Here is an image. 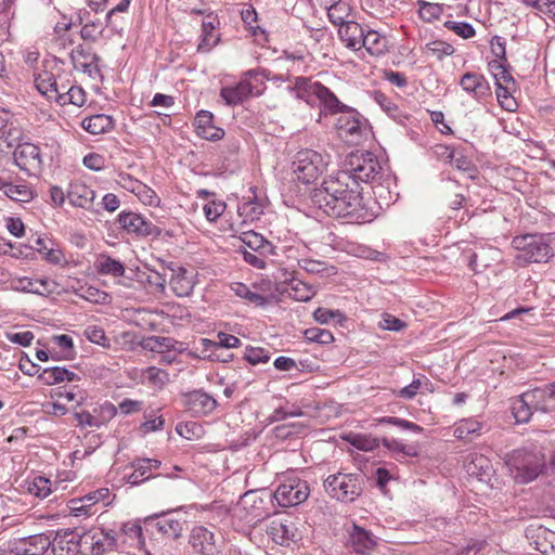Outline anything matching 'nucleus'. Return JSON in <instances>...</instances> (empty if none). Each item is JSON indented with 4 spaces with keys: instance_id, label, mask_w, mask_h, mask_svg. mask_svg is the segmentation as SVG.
Masks as SVG:
<instances>
[{
    "instance_id": "f257e3e1",
    "label": "nucleus",
    "mask_w": 555,
    "mask_h": 555,
    "mask_svg": "<svg viewBox=\"0 0 555 555\" xmlns=\"http://www.w3.org/2000/svg\"><path fill=\"white\" fill-rule=\"evenodd\" d=\"M312 202L327 216L334 218L363 219L362 196L359 185L346 173H337L323 180L312 194Z\"/></svg>"
},
{
    "instance_id": "f03ea898",
    "label": "nucleus",
    "mask_w": 555,
    "mask_h": 555,
    "mask_svg": "<svg viewBox=\"0 0 555 555\" xmlns=\"http://www.w3.org/2000/svg\"><path fill=\"white\" fill-rule=\"evenodd\" d=\"M338 173L350 176L359 186L360 182L371 183L374 195L383 196V168L374 154L370 152L351 153L344 169Z\"/></svg>"
},
{
    "instance_id": "7ed1b4c3",
    "label": "nucleus",
    "mask_w": 555,
    "mask_h": 555,
    "mask_svg": "<svg viewBox=\"0 0 555 555\" xmlns=\"http://www.w3.org/2000/svg\"><path fill=\"white\" fill-rule=\"evenodd\" d=\"M512 247L516 250L515 262L519 267L528 263H546L554 257V249L543 235L526 234L515 236Z\"/></svg>"
},
{
    "instance_id": "20e7f679",
    "label": "nucleus",
    "mask_w": 555,
    "mask_h": 555,
    "mask_svg": "<svg viewBox=\"0 0 555 555\" xmlns=\"http://www.w3.org/2000/svg\"><path fill=\"white\" fill-rule=\"evenodd\" d=\"M291 89L295 92L297 99L307 103H310L311 98L315 96L328 114H338L348 107L327 87L307 77H296Z\"/></svg>"
},
{
    "instance_id": "39448f33",
    "label": "nucleus",
    "mask_w": 555,
    "mask_h": 555,
    "mask_svg": "<svg viewBox=\"0 0 555 555\" xmlns=\"http://www.w3.org/2000/svg\"><path fill=\"white\" fill-rule=\"evenodd\" d=\"M555 398V383L550 384L546 388H537L532 391L524 393L520 398L513 403V414L517 423H527L531 415L532 410L548 412L553 404L551 400Z\"/></svg>"
},
{
    "instance_id": "423d86ee",
    "label": "nucleus",
    "mask_w": 555,
    "mask_h": 555,
    "mask_svg": "<svg viewBox=\"0 0 555 555\" xmlns=\"http://www.w3.org/2000/svg\"><path fill=\"white\" fill-rule=\"evenodd\" d=\"M509 469L518 483H529L537 479L545 467L544 456L538 452L516 450L509 459Z\"/></svg>"
},
{
    "instance_id": "0eeeda50",
    "label": "nucleus",
    "mask_w": 555,
    "mask_h": 555,
    "mask_svg": "<svg viewBox=\"0 0 555 555\" xmlns=\"http://www.w3.org/2000/svg\"><path fill=\"white\" fill-rule=\"evenodd\" d=\"M361 474L338 473L324 480V489L330 496L340 502H353L362 493Z\"/></svg>"
},
{
    "instance_id": "6e6552de",
    "label": "nucleus",
    "mask_w": 555,
    "mask_h": 555,
    "mask_svg": "<svg viewBox=\"0 0 555 555\" xmlns=\"http://www.w3.org/2000/svg\"><path fill=\"white\" fill-rule=\"evenodd\" d=\"M326 167V157L310 149L297 152L293 160V172L296 179L305 184L314 182Z\"/></svg>"
},
{
    "instance_id": "1a4fd4ad",
    "label": "nucleus",
    "mask_w": 555,
    "mask_h": 555,
    "mask_svg": "<svg viewBox=\"0 0 555 555\" xmlns=\"http://www.w3.org/2000/svg\"><path fill=\"white\" fill-rule=\"evenodd\" d=\"M82 555H103L114 548L117 535L113 530L93 527L81 533Z\"/></svg>"
},
{
    "instance_id": "9d476101",
    "label": "nucleus",
    "mask_w": 555,
    "mask_h": 555,
    "mask_svg": "<svg viewBox=\"0 0 555 555\" xmlns=\"http://www.w3.org/2000/svg\"><path fill=\"white\" fill-rule=\"evenodd\" d=\"M310 494L308 482L299 478L284 480L275 490L274 498L282 507L299 505Z\"/></svg>"
},
{
    "instance_id": "9b49d317",
    "label": "nucleus",
    "mask_w": 555,
    "mask_h": 555,
    "mask_svg": "<svg viewBox=\"0 0 555 555\" xmlns=\"http://www.w3.org/2000/svg\"><path fill=\"white\" fill-rule=\"evenodd\" d=\"M336 128L339 135L351 144H359L367 132L365 120L360 117L358 112L349 107L340 112L336 120Z\"/></svg>"
},
{
    "instance_id": "f8f14e48",
    "label": "nucleus",
    "mask_w": 555,
    "mask_h": 555,
    "mask_svg": "<svg viewBox=\"0 0 555 555\" xmlns=\"http://www.w3.org/2000/svg\"><path fill=\"white\" fill-rule=\"evenodd\" d=\"M14 162L18 168L27 175L36 176L41 171L42 158L40 149L33 143L18 144L14 153Z\"/></svg>"
},
{
    "instance_id": "ddd939ff",
    "label": "nucleus",
    "mask_w": 555,
    "mask_h": 555,
    "mask_svg": "<svg viewBox=\"0 0 555 555\" xmlns=\"http://www.w3.org/2000/svg\"><path fill=\"white\" fill-rule=\"evenodd\" d=\"M217 404V400L203 390H193L182 397L183 408L193 416L208 415Z\"/></svg>"
},
{
    "instance_id": "4468645a",
    "label": "nucleus",
    "mask_w": 555,
    "mask_h": 555,
    "mask_svg": "<svg viewBox=\"0 0 555 555\" xmlns=\"http://www.w3.org/2000/svg\"><path fill=\"white\" fill-rule=\"evenodd\" d=\"M118 221L128 233L137 236L158 237L162 234V230L157 225L134 212H121Z\"/></svg>"
},
{
    "instance_id": "2eb2a0df",
    "label": "nucleus",
    "mask_w": 555,
    "mask_h": 555,
    "mask_svg": "<svg viewBox=\"0 0 555 555\" xmlns=\"http://www.w3.org/2000/svg\"><path fill=\"white\" fill-rule=\"evenodd\" d=\"M80 535L76 531L66 530L57 531L53 539H51V550L54 555H82V544L80 543Z\"/></svg>"
},
{
    "instance_id": "dca6fc26",
    "label": "nucleus",
    "mask_w": 555,
    "mask_h": 555,
    "mask_svg": "<svg viewBox=\"0 0 555 555\" xmlns=\"http://www.w3.org/2000/svg\"><path fill=\"white\" fill-rule=\"evenodd\" d=\"M69 56L75 69L87 74L91 78L101 76L100 57L95 53L79 44L72 50Z\"/></svg>"
},
{
    "instance_id": "f3484780",
    "label": "nucleus",
    "mask_w": 555,
    "mask_h": 555,
    "mask_svg": "<svg viewBox=\"0 0 555 555\" xmlns=\"http://www.w3.org/2000/svg\"><path fill=\"white\" fill-rule=\"evenodd\" d=\"M462 90L474 100L480 102L491 95V88L483 75L467 72L460 79Z\"/></svg>"
},
{
    "instance_id": "a211bd4d",
    "label": "nucleus",
    "mask_w": 555,
    "mask_h": 555,
    "mask_svg": "<svg viewBox=\"0 0 555 555\" xmlns=\"http://www.w3.org/2000/svg\"><path fill=\"white\" fill-rule=\"evenodd\" d=\"M527 538L531 540L534 548L543 555H555V531L538 525L527 529Z\"/></svg>"
},
{
    "instance_id": "6ab92c4d",
    "label": "nucleus",
    "mask_w": 555,
    "mask_h": 555,
    "mask_svg": "<svg viewBox=\"0 0 555 555\" xmlns=\"http://www.w3.org/2000/svg\"><path fill=\"white\" fill-rule=\"evenodd\" d=\"M198 137L208 141H219L224 137V130L214 125V115L205 109L199 111L194 120Z\"/></svg>"
},
{
    "instance_id": "aec40b11",
    "label": "nucleus",
    "mask_w": 555,
    "mask_h": 555,
    "mask_svg": "<svg viewBox=\"0 0 555 555\" xmlns=\"http://www.w3.org/2000/svg\"><path fill=\"white\" fill-rule=\"evenodd\" d=\"M219 25L218 17L214 14H208L202 22L201 41L197 46V52L208 53L220 41V35L216 33V27Z\"/></svg>"
},
{
    "instance_id": "412c9836",
    "label": "nucleus",
    "mask_w": 555,
    "mask_h": 555,
    "mask_svg": "<svg viewBox=\"0 0 555 555\" xmlns=\"http://www.w3.org/2000/svg\"><path fill=\"white\" fill-rule=\"evenodd\" d=\"M31 248L36 249L42 258L51 264L66 263L65 255L59 244L48 237L37 235L34 237Z\"/></svg>"
},
{
    "instance_id": "4be33fe9",
    "label": "nucleus",
    "mask_w": 555,
    "mask_h": 555,
    "mask_svg": "<svg viewBox=\"0 0 555 555\" xmlns=\"http://www.w3.org/2000/svg\"><path fill=\"white\" fill-rule=\"evenodd\" d=\"M51 547V537L39 533L22 538L15 547L18 555H41Z\"/></svg>"
},
{
    "instance_id": "5701e85b",
    "label": "nucleus",
    "mask_w": 555,
    "mask_h": 555,
    "mask_svg": "<svg viewBox=\"0 0 555 555\" xmlns=\"http://www.w3.org/2000/svg\"><path fill=\"white\" fill-rule=\"evenodd\" d=\"M67 198L73 206L89 209L95 198V192L82 181L76 180L69 184Z\"/></svg>"
},
{
    "instance_id": "b1692460",
    "label": "nucleus",
    "mask_w": 555,
    "mask_h": 555,
    "mask_svg": "<svg viewBox=\"0 0 555 555\" xmlns=\"http://www.w3.org/2000/svg\"><path fill=\"white\" fill-rule=\"evenodd\" d=\"M170 270L172 274L169 284L172 292L178 297H185L191 295L194 288V280L192 273L180 266L170 268Z\"/></svg>"
},
{
    "instance_id": "393cba45",
    "label": "nucleus",
    "mask_w": 555,
    "mask_h": 555,
    "mask_svg": "<svg viewBox=\"0 0 555 555\" xmlns=\"http://www.w3.org/2000/svg\"><path fill=\"white\" fill-rule=\"evenodd\" d=\"M190 543L194 551L202 555H214L215 553V537L204 526H195L192 529Z\"/></svg>"
},
{
    "instance_id": "a878e982",
    "label": "nucleus",
    "mask_w": 555,
    "mask_h": 555,
    "mask_svg": "<svg viewBox=\"0 0 555 555\" xmlns=\"http://www.w3.org/2000/svg\"><path fill=\"white\" fill-rule=\"evenodd\" d=\"M35 86L43 96L55 102L61 93V89H65V86L60 87L55 76L46 69L35 74Z\"/></svg>"
},
{
    "instance_id": "bb28decb",
    "label": "nucleus",
    "mask_w": 555,
    "mask_h": 555,
    "mask_svg": "<svg viewBox=\"0 0 555 555\" xmlns=\"http://www.w3.org/2000/svg\"><path fill=\"white\" fill-rule=\"evenodd\" d=\"M253 92L251 83L245 78L235 86L223 87L220 90V96L227 105L235 106L242 104Z\"/></svg>"
},
{
    "instance_id": "cd10ccee",
    "label": "nucleus",
    "mask_w": 555,
    "mask_h": 555,
    "mask_svg": "<svg viewBox=\"0 0 555 555\" xmlns=\"http://www.w3.org/2000/svg\"><path fill=\"white\" fill-rule=\"evenodd\" d=\"M364 33L365 30L362 26L353 21H349L347 24L340 25V28L338 29L339 39L344 42L346 48L352 51H359L361 49Z\"/></svg>"
},
{
    "instance_id": "c85d7f7f",
    "label": "nucleus",
    "mask_w": 555,
    "mask_h": 555,
    "mask_svg": "<svg viewBox=\"0 0 555 555\" xmlns=\"http://www.w3.org/2000/svg\"><path fill=\"white\" fill-rule=\"evenodd\" d=\"M38 379L48 386L56 385L63 382H74L78 380L79 376L63 366H52L46 367L40 371L38 374Z\"/></svg>"
},
{
    "instance_id": "c756f323",
    "label": "nucleus",
    "mask_w": 555,
    "mask_h": 555,
    "mask_svg": "<svg viewBox=\"0 0 555 555\" xmlns=\"http://www.w3.org/2000/svg\"><path fill=\"white\" fill-rule=\"evenodd\" d=\"M377 537L353 522L350 533V542L356 552L364 554L371 551L376 544Z\"/></svg>"
},
{
    "instance_id": "7c9ffc66",
    "label": "nucleus",
    "mask_w": 555,
    "mask_h": 555,
    "mask_svg": "<svg viewBox=\"0 0 555 555\" xmlns=\"http://www.w3.org/2000/svg\"><path fill=\"white\" fill-rule=\"evenodd\" d=\"M103 491H107V489L99 490L94 493H90L80 500H73L69 505V509L73 513V516L79 517L85 515L87 517L93 516L98 508L92 511V506L104 496Z\"/></svg>"
},
{
    "instance_id": "2f4dec72",
    "label": "nucleus",
    "mask_w": 555,
    "mask_h": 555,
    "mask_svg": "<svg viewBox=\"0 0 555 555\" xmlns=\"http://www.w3.org/2000/svg\"><path fill=\"white\" fill-rule=\"evenodd\" d=\"M266 530L271 539L280 545L288 544L296 538L294 522H270Z\"/></svg>"
},
{
    "instance_id": "473e14b6",
    "label": "nucleus",
    "mask_w": 555,
    "mask_h": 555,
    "mask_svg": "<svg viewBox=\"0 0 555 555\" xmlns=\"http://www.w3.org/2000/svg\"><path fill=\"white\" fill-rule=\"evenodd\" d=\"M388 40L376 30H367L362 38L361 48L373 56H380L387 51Z\"/></svg>"
},
{
    "instance_id": "72a5a7b5",
    "label": "nucleus",
    "mask_w": 555,
    "mask_h": 555,
    "mask_svg": "<svg viewBox=\"0 0 555 555\" xmlns=\"http://www.w3.org/2000/svg\"><path fill=\"white\" fill-rule=\"evenodd\" d=\"M81 127L91 134H101L114 128V120L109 115L95 114L83 118Z\"/></svg>"
},
{
    "instance_id": "f704fd0d",
    "label": "nucleus",
    "mask_w": 555,
    "mask_h": 555,
    "mask_svg": "<svg viewBox=\"0 0 555 555\" xmlns=\"http://www.w3.org/2000/svg\"><path fill=\"white\" fill-rule=\"evenodd\" d=\"M466 470L470 476H475L479 481L487 482L492 475V465L488 457L481 454H475L466 465Z\"/></svg>"
},
{
    "instance_id": "c9c22d12",
    "label": "nucleus",
    "mask_w": 555,
    "mask_h": 555,
    "mask_svg": "<svg viewBox=\"0 0 555 555\" xmlns=\"http://www.w3.org/2000/svg\"><path fill=\"white\" fill-rule=\"evenodd\" d=\"M241 241L243 246L241 249L247 248L253 251H264V253H274L275 246L267 241L261 234L256 233L254 231L244 232L241 235Z\"/></svg>"
},
{
    "instance_id": "e433bc0d",
    "label": "nucleus",
    "mask_w": 555,
    "mask_h": 555,
    "mask_svg": "<svg viewBox=\"0 0 555 555\" xmlns=\"http://www.w3.org/2000/svg\"><path fill=\"white\" fill-rule=\"evenodd\" d=\"M437 153L459 170L469 171L472 168L470 159L459 150L440 145L438 146Z\"/></svg>"
},
{
    "instance_id": "4c0bfd02",
    "label": "nucleus",
    "mask_w": 555,
    "mask_h": 555,
    "mask_svg": "<svg viewBox=\"0 0 555 555\" xmlns=\"http://www.w3.org/2000/svg\"><path fill=\"white\" fill-rule=\"evenodd\" d=\"M95 268L100 274L112 275L115 278L122 276L126 271L122 262L105 254H101L98 257Z\"/></svg>"
},
{
    "instance_id": "58836bf2",
    "label": "nucleus",
    "mask_w": 555,
    "mask_h": 555,
    "mask_svg": "<svg viewBox=\"0 0 555 555\" xmlns=\"http://www.w3.org/2000/svg\"><path fill=\"white\" fill-rule=\"evenodd\" d=\"M482 424L474 418L461 420L454 429V437L460 440H472L480 436Z\"/></svg>"
},
{
    "instance_id": "ea45409f",
    "label": "nucleus",
    "mask_w": 555,
    "mask_h": 555,
    "mask_svg": "<svg viewBox=\"0 0 555 555\" xmlns=\"http://www.w3.org/2000/svg\"><path fill=\"white\" fill-rule=\"evenodd\" d=\"M87 101L86 91L79 86H70L67 90L61 89L56 103L64 106L73 104L81 107Z\"/></svg>"
},
{
    "instance_id": "a19ab883",
    "label": "nucleus",
    "mask_w": 555,
    "mask_h": 555,
    "mask_svg": "<svg viewBox=\"0 0 555 555\" xmlns=\"http://www.w3.org/2000/svg\"><path fill=\"white\" fill-rule=\"evenodd\" d=\"M507 66V63H503L500 60H493L488 63L489 70L495 80V85L515 86V80Z\"/></svg>"
},
{
    "instance_id": "79ce46f5",
    "label": "nucleus",
    "mask_w": 555,
    "mask_h": 555,
    "mask_svg": "<svg viewBox=\"0 0 555 555\" xmlns=\"http://www.w3.org/2000/svg\"><path fill=\"white\" fill-rule=\"evenodd\" d=\"M232 291L236 296L245 299L248 304L255 307H263L268 304V299L262 294L253 291L249 286L243 283H234Z\"/></svg>"
},
{
    "instance_id": "37998d69",
    "label": "nucleus",
    "mask_w": 555,
    "mask_h": 555,
    "mask_svg": "<svg viewBox=\"0 0 555 555\" xmlns=\"http://www.w3.org/2000/svg\"><path fill=\"white\" fill-rule=\"evenodd\" d=\"M417 5L420 17L426 22H433L440 18L443 14L444 8H450V5L444 2L433 3L424 0H420Z\"/></svg>"
},
{
    "instance_id": "c03bdc74",
    "label": "nucleus",
    "mask_w": 555,
    "mask_h": 555,
    "mask_svg": "<svg viewBox=\"0 0 555 555\" xmlns=\"http://www.w3.org/2000/svg\"><path fill=\"white\" fill-rule=\"evenodd\" d=\"M15 289L26 293H33L38 295H43L46 292H50L48 288L49 281L39 279L33 280L30 278H20L16 280Z\"/></svg>"
},
{
    "instance_id": "a18cd8bd",
    "label": "nucleus",
    "mask_w": 555,
    "mask_h": 555,
    "mask_svg": "<svg viewBox=\"0 0 555 555\" xmlns=\"http://www.w3.org/2000/svg\"><path fill=\"white\" fill-rule=\"evenodd\" d=\"M51 480L43 476H36L26 482L27 492L40 499H46L51 494Z\"/></svg>"
},
{
    "instance_id": "49530a36",
    "label": "nucleus",
    "mask_w": 555,
    "mask_h": 555,
    "mask_svg": "<svg viewBox=\"0 0 555 555\" xmlns=\"http://www.w3.org/2000/svg\"><path fill=\"white\" fill-rule=\"evenodd\" d=\"M383 446L395 454H401L403 457H416L418 456V449L413 444H404L401 441L393 438H383Z\"/></svg>"
},
{
    "instance_id": "de8ad7c7",
    "label": "nucleus",
    "mask_w": 555,
    "mask_h": 555,
    "mask_svg": "<svg viewBox=\"0 0 555 555\" xmlns=\"http://www.w3.org/2000/svg\"><path fill=\"white\" fill-rule=\"evenodd\" d=\"M4 194L10 199L21 203H28L34 198L33 190L26 184H12L7 181Z\"/></svg>"
},
{
    "instance_id": "09e8293b",
    "label": "nucleus",
    "mask_w": 555,
    "mask_h": 555,
    "mask_svg": "<svg viewBox=\"0 0 555 555\" xmlns=\"http://www.w3.org/2000/svg\"><path fill=\"white\" fill-rule=\"evenodd\" d=\"M92 413L96 422V428H99L116 416L117 408L112 402L105 401L102 404L95 405L92 409Z\"/></svg>"
},
{
    "instance_id": "8fccbe9b",
    "label": "nucleus",
    "mask_w": 555,
    "mask_h": 555,
    "mask_svg": "<svg viewBox=\"0 0 555 555\" xmlns=\"http://www.w3.org/2000/svg\"><path fill=\"white\" fill-rule=\"evenodd\" d=\"M105 23L100 18L87 21L80 30V36L85 41L95 42L105 29Z\"/></svg>"
},
{
    "instance_id": "3c124183",
    "label": "nucleus",
    "mask_w": 555,
    "mask_h": 555,
    "mask_svg": "<svg viewBox=\"0 0 555 555\" xmlns=\"http://www.w3.org/2000/svg\"><path fill=\"white\" fill-rule=\"evenodd\" d=\"M176 340L171 337L151 336L144 339L143 348L153 352L163 353L175 347Z\"/></svg>"
},
{
    "instance_id": "603ef678",
    "label": "nucleus",
    "mask_w": 555,
    "mask_h": 555,
    "mask_svg": "<svg viewBox=\"0 0 555 555\" xmlns=\"http://www.w3.org/2000/svg\"><path fill=\"white\" fill-rule=\"evenodd\" d=\"M327 16L332 24L339 26L347 24L346 17L348 16V8L340 0H332L331 5L327 8Z\"/></svg>"
},
{
    "instance_id": "864d4df0",
    "label": "nucleus",
    "mask_w": 555,
    "mask_h": 555,
    "mask_svg": "<svg viewBox=\"0 0 555 555\" xmlns=\"http://www.w3.org/2000/svg\"><path fill=\"white\" fill-rule=\"evenodd\" d=\"M513 87L514 86H501L500 83H496L495 89L498 102L502 108L508 112H514L517 107V103L512 96Z\"/></svg>"
},
{
    "instance_id": "5fc2aeb1",
    "label": "nucleus",
    "mask_w": 555,
    "mask_h": 555,
    "mask_svg": "<svg viewBox=\"0 0 555 555\" xmlns=\"http://www.w3.org/2000/svg\"><path fill=\"white\" fill-rule=\"evenodd\" d=\"M238 214L244 218V222H253L263 214L262 205L257 201L245 202L238 207Z\"/></svg>"
},
{
    "instance_id": "6e6d98bb",
    "label": "nucleus",
    "mask_w": 555,
    "mask_h": 555,
    "mask_svg": "<svg viewBox=\"0 0 555 555\" xmlns=\"http://www.w3.org/2000/svg\"><path fill=\"white\" fill-rule=\"evenodd\" d=\"M244 260L250 266L257 269H263L267 266L269 256H273L276 253H264L248 250L247 248L241 249Z\"/></svg>"
},
{
    "instance_id": "4d7b16f0",
    "label": "nucleus",
    "mask_w": 555,
    "mask_h": 555,
    "mask_svg": "<svg viewBox=\"0 0 555 555\" xmlns=\"http://www.w3.org/2000/svg\"><path fill=\"white\" fill-rule=\"evenodd\" d=\"M455 49L452 44L441 40H435L426 44V52L436 56L439 61L446 56L452 55Z\"/></svg>"
},
{
    "instance_id": "13d9d810",
    "label": "nucleus",
    "mask_w": 555,
    "mask_h": 555,
    "mask_svg": "<svg viewBox=\"0 0 555 555\" xmlns=\"http://www.w3.org/2000/svg\"><path fill=\"white\" fill-rule=\"evenodd\" d=\"M144 378L154 387L162 388L169 382V374L162 369L150 366L143 373Z\"/></svg>"
},
{
    "instance_id": "bf43d9fd",
    "label": "nucleus",
    "mask_w": 555,
    "mask_h": 555,
    "mask_svg": "<svg viewBox=\"0 0 555 555\" xmlns=\"http://www.w3.org/2000/svg\"><path fill=\"white\" fill-rule=\"evenodd\" d=\"M289 296L297 301H308L314 295L313 289L301 281H294L288 291Z\"/></svg>"
},
{
    "instance_id": "052dcab7",
    "label": "nucleus",
    "mask_w": 555,
    "mask_h": 555,
    "mask_svg": "<svg viewBox=\"0 0 555 555\" xmlns=\"http://www.w3.org/2000/svg\"><path fill=\"white\" fill-rule=\"evenodd\" d=\"M377 422L379 424L395 425L403 430H411L417 434L423 431V427L418 424L396 416H384L378 418Z\"/></svg>"
},
{
    "instance_id": "680f3d73",
    "label": "nucleus",
    "mask_w": 555,
    "mask_h": 555,
    "mask_svg": "<svg viewBox=\"0 0 555 555\" xmlns=\"http://www.w3.org/2000/svg\"><path fill=\"white\" fill-rule=\"evenodd\" d=\"M150 462H145L144 459L138 460L132 463V467L134 468L133 473L128 477V481L131 485H138L151 476L147 475Z\"/></svg>"
},
{
    "instance_id": "e2e57ef3",
    "label": "nucleus",
    "mask_w": 555,
    "mask_h": 555,
    "mask_svg": "<svg viewBox=\"0 0 555 555\" xmlns=\"http://www.w3.org/2000/svg\"><path fill=\"white\" fill-rule=\"evenodd\" d=\"M524 3L555 22V0H524Z\"/></svg>"
},
{
    "instance_id": "0e129e2a",
    "label": "nucleus",
    "mask_w": 555,
    "mask_h": 555,
    "mask_svg": "<svg viewBox=\"0 0 555 555\" xmlns=\"http://www.w3.org/2000/svg\"><path fill=\"white\" fill-rule=\"evenodd\" d=\"M304 336L309 341L319 343L322 345L330 344L334 340V336L330 331L318 327L307 328L304 332Z\"/></svg>"
},
{
    "instance_id": "69168bd1",
    "label": "nucleus",
    "mask_w": 555,
    "mask_h": 555,
    "mask_svg": "<svg viewBox=\"0 0 555 555\" xmlns=\"http://www.w3.org/2000/svg\"><path fill=\"white\" fill-rule=\"evenodd\" d=\"M444 27L463 39H469L476 35L475 28L469 23L465 22L447 21L444 22Z\"/></svg>"
},
{
    "instance_id": "338daca9",
    "label": "nucleus",
    "mask_w": 555,
    "mask_h": 555,
    "mask_svg": "<svg viewBox=\"0 0 555 555\" xmlns=\"http://www.w3.org/2000/svg\"><path fill=\"white\" fill-rule=\"evenodd\" d=\"M375 102L392 118L397 119L400 116V109L391 99L380 91L374 92Z\"/></svg>"
},
{
    "instance_id": "774afa93",
    "label": "nucleus",
    "mask_w": 555,
    "mask_h": 555,
    "mask_svg": "<svg viewBox=\"0 0 555 555\" xmlns=\"http://www.w3.org/2000/svg\"><path fill=\"white\" fill-rule=\"evenodd\" d=\"M134 195L144 204L149 206H158L160 199L157 196L156 192L141 182L139 188L137 189Z\"/></svg>"
}]
</instances>
